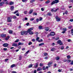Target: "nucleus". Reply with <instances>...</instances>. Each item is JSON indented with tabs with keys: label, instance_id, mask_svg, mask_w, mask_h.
Masks as SVG:
<instances>
[{
	"label": "nucleus",
	"instance_id": "nucleus-1",
	"mask_svg": "<svg viewBox=\"0 0 73 73\" xmlns=\"http://www.w3.org/2000/svg\"><path fill=\"white\" fill-rule=\"evenodd\" d=\"M21 33L22 36H23L24 35H28L27 31H22Z\"/></svg>",
	"mask_w": 73,
	"mask_h": 73
},
{
	"label": "nucleus",
	"instance_id": "nucleus-2",
	"mask_svg": "<svg viewBox=\"0 0 73 73\" xmlns=\"http://www.w3.org/2000/svg\"><path fill=\"white\" fill-rule=\"evenodd\" d=\"M59 9L58 8L57 9H56L55 8H54L53 9H52L51 10V12H56L57 11H58Z\"/></svg>",
	"mask_w": 73,
	"mask_h": 73
},
{
	"label": "nucleus",
	"instance_id": "nucleus-3",
	"mask_svg": "<svg viewBox=\"0 0 73 73\" xmlns=\"http://www.w3.org/2000/svg\"><path fill=\"white\" fill-rule=\"evenodd\" d=\"M55 19L58 22L60 21H61V19L60 18L58 17L57 16H56L55 17Z\"/></svg>",
	"mask_w": 73,
	"mask_h": 73
},
{
	"label": "nucleus",
	"instance_id": "nucleus-4",
	"mask_svg": "<svg viewBox=\"0 0 73 73\" xmlns=\"http://www.w3.org/2000/svg\"><path fill=\"white\" fill-rule=\"evenodd\" d=\"M12 19V17H10L8 18L7 20H8V22H11L12 21H11V19Z\"/></svg>",
	"mask_w": 73,
	"mask_h": 73
},
{
	"label": "nucleus",
	"instance_id": "nucleus-5",
	"mask_svg": "<svg viewBox=\"0 0 73 73\" xmlns=\"http://www.w3.org/2000/svg\"><path fill=\"white\" fill-rule=\"evenodd\" d=\"M57 43L58 44L60 45H62V42H61V40H58L57 42Z\"/></svg>",
	"mask_w": 73,
	"mask_h": 73
},
{
	"label": "nucleus",
	"instance_id": "nucleus-6",
	"mask_svg": "<svg viewBox=\"0 0 73 73\" xmlns=\"http://www.w3.org/2000/svg\"><path fill=\"white\" fill-rule=\"evenodd\" d=\"M52 62H48V67H50L51 66L52 64Z\"/></svg>",
	"mask_w": 73,
	"mask_h": 73
},
{
	"label": "nucleus",
	"instance_id": "nucleus-7",
	"mask_svg": "<svg viewBox=\"0 0 73 73\" xmlns=\"http://www.w3.org/2000/svg\"><path fill=\"white\" fill-rule=\"evenodd\" d=\"M3 46L4 47H7L8 46V44L7 43H4L3 44Z\"/></svg>",
	"mask_w": 73,
	"mask_h": 73
},
{
	"label": "nucleus",
	"instance_id": "nucleus-8",
	"mask_svg": "<svg viewBox=\"0 0 73 73\" xmlns=\"http://www.w3.org/2000/svg\"><path fill=\"white\" fill-rule=\"evenodd\" d=\"M6 36H7V35L4 34H3L1 35V36L2 37H5Z\"/></svg>",
	"mask_w": 73,
	"mask_h": 73
},
{
	"label": "nucleus",
	"instance_id": "nucleus-9",
	"mask_svg": "<svg viewBox=\"0 0 73 73\" xmlns=\"http://www.w3.org/2000/svg\"><path fill=\"white\" fill-rule=\"evenodd\" d=\"M27 33H29V35H33V32L32 31H27Z\"/></svg>",
	"mask_w": 73,
	"mask_h": 73
},
{
	"label": "nucleus",
	"instance_id": "nucleus-10",
	"mask_svg": "<svg viewBox=\"0 0 73 73\" xmlns=\"http://www.w3.org/2000/svg\"><path fill=\"white\" fill-rule=\"evenodd\" d=\"M52 33L53 34H52ZM55 33L53 32H51V33L50 34V36H53L54 35Z\"/></svg>",
	"mask_w": 73,
	"mask_h": 73
},
{
	"label": "nucleus",
	"instance_id": "nucleus-11",
	"mask_svg": "<svg viewBox=\"0 0 73 73\" xmlns=\"http://www.w3.org/2000/svg\"><path fill=\"white\" fill-rule=\"evenodd\" d=\"M33 29V27H31L30 28V29H29L27 31L29 32V31H32Z\"/></svg>",
	"mask_w": 73,
	"mask_h": 73
},
{
	"label": "nucleus",
	"instance_id": "nucleus-12",
	"mask_svg": "<svg viewBox=\"0 0 73 73\" xmlns=\"http://www.w3.org/2000/svg\"><path fill=\"white\" fill-rule=\"evenodd\" d=\"M40 70H42V68H38L37 70V71L38 72V71H40Z\"/></svg>",
	"mask_w": 73,
	"mask_h": 73
},
{
	"label": "nucleus",
	"instance_id": "nucleus-13",
	"mask_svg": "<svg viewBox=\"0 0 73 73\" xmlns=\"http://www.w3.org/2000/svg\"><path fill=\"white\" fill-rule=\"evenodd\" d=\"M54 4H56L57 3H58V2H59V1L58 0H55V1H54Z\"/></svg>",
	"mask_w": 73,
	"mask_h": 73
},
{
	"label": "nucleus",
	"instance_id": "nucleus-14",
	"mask_svg": "<svg viewBox=\"0 0 73 73\" xmlns=\"http://www.w3.org/2000/svg\"><path fill=\"white\" fill-rule=\"evenodd\" d=\"M33 9H32L30 11L29 13V14H31V13H32V12H33Z\"/></svg>",
	"mask_w": 73,
	"mask_h": 73
},
{
	"label": "nucleus",
	"instance_id": "nucleus-15",
	"mask_svg": "<svg viewBox=\"0 0 73 73\" xmlns=\"http://www.w3.org/2000/svg\"><path fill=\"white\" fill-rule=\"evenodd\" d=\"M3 4H4V3L3 2H1L0 3V6H1L3 5Z\"/></svg>",
	"mask_w": 73,
	"mask_h": 73
},
{
	"label": "nucleus",
	"instance_id": "nucleus-16",
	"mask_svg": "<svg viewBox=\"0 0 73 73\" xmlns=\"http://www.w3.org/2000/svg\"><path fill=\"white\" fill-rule=\"evenodd\" d=\"M13 4H14V3H13V2L12 1H11L9 3V4L10 5H13Z\"/></svg>",
	"mask_w": 73,
	"mask_h": 73
},
{
	"label": "nucleus",
	"instance_id": "nucleus-17",
	"mask_svg": "<svg viewBox=\"0 0 73 73\" xmlns=\"http://www.w3.org/2000/svg\"><path fill=\"white\" fill-rule=\"evenodd\" d=\"M44 44V43H42L40 44H39V46H41L42 45H43Z\"/></svg>",
	"mask_w": 73,
	"mask_h": 73
},
{
	"label": "nucleus",
	"instance_id": "nucleus-18",
	"mask_svg": "<svg viewBox=\"0 0 73 73\" xmlns=\"http://www.w3.org/2000/svg\"><path fill=\"white\" fill-rule=\"evenodd\" d=\"M29 52V50H28L27 52H26L25 54V56H27V54H28V53Z\"/></svg>",
	"mask_w": 73,
	"mask_h": 73
},
{
	"label": "nucleus",
	"instance_id": "nucleus-19",
	"mask_svg": "<svg viewBox=\"0 0 73 73\" xmlns=\"http://www.w3.org/2000/svg\"><path fill=\"white\" fill-rule=\"evenodd\" d=\"M38 66V63H36L34 65L35 68H37Z\"/></svg>",
	"mask_w": 73,
	"mask_h": 73
},
{
	"label": "nucleus",
	"instance_id": "nucleus-20",
	"mask_svg": "<svg viewBox=\"0 0 73 73\" xmlns=\"http://www.w3.org/2000/svg\"><path fill=\"white\" fill-rule=\"evenodd\" d=\"M9 36H7V37H6L5 38L6 40V41H7V40H8L9 39Z\"/></svg>",
	"mask_w": 73,
	"mask_h": 73
},
{
	"label": "nucleus",
	"instance_id": "nucleus-21",
	"mask_svg": "<svg viewBox=\"0 0 73 73\" xmlns=\"http://www.w3.org/2000/svg\"><path fill=\"white\" fill-rule=\"evenodd\" d=\"M14 9V6H12L10 8V9L11 10V11H13V10Z\"/></svg>",
	"mask_w": 73,
	"mask_h": 73
},
{
	"label": "nucleus",
	"instance_id": "nucleus-22",
	"mask_svg": "<svg viewBox=\"0 0 73 73\" xmlns=\"http://www.w3.org/2000/svg\"><path fill=\"white\" fill-rule=\"evenodd\" d=\"M16 65L15 64H13V65H11V68H13L14 67H15Z\"/></svg>",
	"mask_w": 73,
	"mask_h": 73
},
{
	"label": "nucleus",
	"instance_id": "nucleus-23",
	"mask_svg": "<svg viewBox=\"0 0 73 73\" xmlns=\"http://www.w3.org/2000/svg\"><path fill=\"white\" fill-rule=\"evenodd\" d=\"M45 30L46 31H49V28L48 27H46L45 28Z\"/></svg>",
	"mask_w": 73,
	"mask_h": 73
},
{
	"label": "nucleus",
	"instance_id": "nucleus-24",
	"mask_svg": "<svg viewBox=\"0 0 73 73\" xmlns=\"http://www.w3.org/2000/svg\"><path fill=\"white\" fill-rule=\"evenodd\" d=\"M56 60H60V57L58 56H57L56 58Z\"/></svg>",
	"mask_w": 73,
	"mask_h": 73
},
{
	"label": "nucleus",
	"instance_id": "nucleus-25",
	"mask_svg": "<svg viewBox=\"0 0 73 73\" xmlns=\"http://www.w3.org/2000/svg\"><path fill=\"white\" fill-rule=\"evenodd\" d=\"M38 28L39 29H42V26H39Z\"/></svg>",
	"mask_w": 73,
	"mask_h": 73
},
{
	"label": "nucleus",
	"instance_id": "nucleus-26",
	"mask_svg": "<svg viewBox=\"0 0 73 73\" xmlns=\"http://www.w3.org/2000/svg\"><path fill=\"white\" fill-rule=\"evenodd\" d=\"M9 32L10 34H12V32H13L12 31L10 30L9 31Z\"/></svg>",
	"mask_w": 73,
	"mask_h": 73
},
{
	"label": "nucleus",
	"instance_id": "nucleus-27",
	"mask_svg": "<svg viewBox=\"0 0 73 73\" xmlns=\"http://www.w3.org/2000/svg\"><path fill=\"white\" fill-rule=\"evenodd\" d=\"M47 15L48 16H51L52 15V14H51V13H48L47 14Z\"/></svg>",
	"mask_w": 73,
	"mask_h": 73
},
{
	"label": "nucleus",
	"instance_id": "nucleus-28",
	"mask_svg": "<svg viewBox=\"0 0 73 73\" xmlns=\"http://www.w3.org/2000/svg\"><path fill=\"white\" fill-rule=\"evenodd\" d=\"M12 45L13 46H17V44L14 43L12 44Z\"/></svg>",
	"mask_w": 73,
	"mask_h": 73
},
{
	"label": "nucleus",
	"instance_id": "nucleus-29",
	"mask_svg": "<svg viewBox=\"0 0 73 73\" xmlns=\"http://www.w3.org/2000/svg\"><path fill=\"white\" fill-rule=\"evenodd\" d=\"M27 12H28L27 11H24V13L25 15H26V14L27 13Z\"/></svg>",
	"mask_w": 73,
	"mask_h": 73
},
{
	"label": "nucleus",
	"instance_id": "nucleus-30",
	"mask_svg": "<svg viewBox=\"0 0 73 73\" xmlns=\"http://www.w3.org/2000/svg\"><path fill=\"white\" fill-rule=\"evenodd\" d=\"M67 61L68 62H70L72 60H71L68 59L67 60Z\"/></svg>",
	"mask_w": 73,
	"mask_h": 73
},
{
	"label": "nucleus",
	"instance_id": "nucleus-31",
	"mask_svg": "<svg viewBox=\"0 0 73 73\" xmlns=\"http://www.w3.org/2000/svg\"><path fill=\"white\" fill-rule=\"evenodd\" d=\"M60 49L61 50H63V49H64V46H62Z\"/></svg>",
	"mask_w": 73,
	"mask_h": 73
},
{
	"label": "nucleus",
	"instance_id": "nucleus-32",
	"mask_svg": "<svg viewBox=\"0 0 73 73\" xmlns=\"http://www.w3.org/2000/svg\"><path fill=\"white\" fill-rule=\"evenodd\" d=\"M44 55L45 56H48V53H44Z\"/></svg>",
	"mask_w": 73,
	"mask_h": 73
},
{
	"label": "nucleus",
	"instance_id": "nucleus-33",
	"mask_svg": "<svg viewBox=\"0 0 73 73\" xmlns=\"http://www.w3.org/2000/svg\"><path fill=\"white\" fill-rule=\"evenodd\" d=\"M55 50V48H52L51 49V51H54Z\"/></svg>",
	"mask_w": 73,
	"mask_h": 73
},
{
	"label": "nucleus",
	"instance_id": "nucleus-34",
	"mask_svg": "<svg viewBox=\"0 0 73 73\" xmlns=\"http://www.w3.org/2000/svg\"><path fill=\"white\" fill-rule=\"evenodd\" d=\"M35 19L34 18H31L30 19V21H33V20H34Z\"/></svg>",
	"mask_w": 73,
	"mask_h": 73
},
{
	"label": "nucleus",
	"instance_id": "nucleus-35",
	"mask_svg": "<svg viewBox=\"0 0 73 73\" xmlns=\"http://www.w3.org/2000/svg\"><path fill=\"white\" fill-rule=\"evenodd\" d=\"M32 66H33V65L32 64H30L29 66V68H32Z\"/></svg>",
	"mask_w": 73,
	"mask_h": 73
},
{
	"label": "nucleus",
	"instance_id": "nucleus-36",
	"mask_svg": "<svg viewBox=\"0 0 73 73\" xmlns=\"http://www.w3.org/2000/svg\"><path fill=\"white\" fill-rule=\"evenodd\" d=\"M67 57L68 59H69L70 58V55L67 56Z\"/></svg>",
	"mask_w": 73,
	"mask_h": 73
},
{
	"label": "nucleus",
	"instance_id": "nucleus-37",
	"mask_svg": "<svg viewBox=\"0 0 73 73\" xmlns=\"http://www.w3.org/2000/svg\"><path fill=\"white\" fill-rule=\"evenodd\" d=\"M22 58V56H20L19 57V60H21Z\"/></svg>",
	"mask_w": 73,
	"mask_h": 73
},
{
	"label": "nucleus",
	"instance_id": "nucleus-38",
	"mask_svg": "<svg viewBox=\"0 0 73 73\" xmlns=\"http://www.w3.org/2000/svg\"><path fill=\"white\" fill-rule=\"evenodd\" d=\"M29 45H32V42H29L28 44Z\"/></svg>",
	"mask_w": 73,
	"mask_h": 73
},
{
	"label": "nucleus",
	"instance_id": "nucleus-39",
	"mask_svg": "<svg viewBox=\"0 0 73 73\" xmlns=\"http://www.w3.org/2000/svg\"><path fill=\"white\" fill-rule=\"evenodd\" d=\"M40 66H43V64L40 63Z\"/></svg>",
	"mask_w": 73,
	"mask_h": 73
},
{
	"label": "nucleus",
	"instance_id": "nucleus-40",
	"mask_svg": "<svg viewBox=\"0 0 73 73\" xmlns=\"http://www.w3.org/2000/svg\"><path fill=\"white\" fill-rule=\"evenodd\" d=\"M49 2H50V1H47L45 2V3L46 4H48V3H49Z\"/></svg>",
	"mask_w": 73,
	"mask_h": 73
},
{
	"label": "nucleus",
	"instance_id": "nucleus-41",
	"mask_svg": "<svg viewBox=\"0 0 73 73\" xmlns=\"http://www.w3.org/2000/svg\"><path fill=\"white\" fill-rule=\"evenodd\" d=\"M39 38H40L39 37H37L36 39V41H38Z\"/></svg>",
	"mask_w": 73,
	"mask_h": 73
},
{
	"label": "nucleus",
	"instance_id": "nucleus-42",
	"mask_svg": "<svg viewBox=\"0 0 73 73\" xmlns=\"http://www.w3.org/2000/svg\"><path fill=\"white\" fill-rule=\"evenodd\" d=\"M17 12H18V10H17L15 11L14 13V14H15V13H16Z\"/></svg>",
	"mask_w": 73,
	"mask_h": 73
},
{
	"label": "nucleus",
	"instance_id": "nucleus-43",
	"mask_svg": "<svg viewBox=\"0 0 73 73\" xmlns=\"http://www.w3.org/2000/svg\"><path fill=\"white\" fill-rule=\"evenodd\" d=\"M13 19H16V17L15 16H13Z\"/></svg>",
	"mask_w": 73,
	"mask_h": 73
},
{
	"label": "nucleus",
	"instance_id": "nucleus-44",
	"mask_svg": "<svg viewBox=\"0 0 73 73\" xmlns=\"http://www.w3.org/2000/svg\"><path fill=\"white\" fill-rule=\"evenodd\" d=\"M54 4V1L51 3V5H53Z\"/></svg>",
	"mask_w": 73,
	"mask_h": 73
},
{
	"label": "nucleus",
	"instance_id": "nucleus-45",
	"mask_svg": "<svg viewBox=\"0 0 73 73\" xmlns=\"http://www.w3.org/2000/svg\"><path fill=\"white\" fill-rule=\"evenodd\" d=\"M31 3H33V2H35V0H31Z\"/></svg>",
	"mask_w": 73,
	"mask_h": 73
},
{
	"label": "nucleus",
	"instance_id": "nucleus-46",
	"mask_svg": "<svg viewBox=\"0 0 73 73\" xmlns=\"http://www.w3.org/2000/svg\"><path fill=\"white\" fill-rule=\"evenodd\" d=\"M8 60H9V59L8 58L6 59L5 60V62H7Z\"/></svg>",
	"mask_w": 73,
	"mask_h": 73
},
{
	"label": "nucleus",
	"instance_id": "nucleus-47",
	"mask_svg": "<svg viewBox=\"0 0 73 73\" xmlns=\"http://www.w3.org/2000/svg\"><path fill=\"white\" fill-rule=\"evenodd\" d=\"M41 10L42 11H44V8H42L41 9Z\"/></svg>",
	"mask_w": 73,
	"mask_h": 73
},
{
	"label": "nucleus",
	"instance_id": "nucleus-48",
	"mask_svg": "<svg viewBox=\"0 0 73 73\" xmlns=\"http://www.w3.org/2000/svg\"><path fill=\"white\" fill-rule=\"evenodd\" d=\"M22 1L23 2V3H24L26 1H27V0H22Z\"/></svg>",
	"mask_w": 73,
	"mask_h": 73
},
{
	"label": "nucleus",
	"instance_id": "nucleus-49",
	"mask_svg": "<svg viewBox=\"0 0 73 73\" xmlns=\"http://www.w3.org/2000/svg\"><path fill=\"white\" fill-rule=\"evenodd\" d=\"M19 40L17 39V40L15 41V42H19Z\"/></svg>",
	"mask_w": 73,
	"mask_h": 73
},
{
	"label": "nucleus",
	"instance_id": "nucleus-50",
	"mask_svg": "<svg viewBox=\"0 0 73 73\" xmlns=\"http://www.w3.org/2000/svg\"><path fill=\"white\" fill-rule=\"evenodd\" d=\"M44 59L46 60H48V57H46L44 58Z\"/></svg>",
	"mask_w": 73,
	"mask_h": 73
},
{
	"label": "nucleus",
	"instance_id": "nucleus-51",
	"mask_svg": "<svg viewBox=\"0 0 73 73\" xmlns=\"http://www.w3.org/2000/svg\"><path fill=\"white\" fill-rule=\"evenodd\" d=\"M36 20V22H37V23H38V22L39 21V19H37Z\"/></svg>",
	"mask_w": 73,
	"mask_h": 73
},
{
	"label": "nucleus",
	"instance_id": "nucleus-52",
	"mask_svg": "<svg viewBox=\"0 0 73 73\" xmlns=\"http://www.w3.org/2000/svg\"><path fill=\"white\" fill-rule=\"evenodd\" d=\"M16 16H19V13H17L16 14Z\"/></svg>",
	"mask_w": 73,
	"mask_h": 73
},
{
	"label": "nucleus",
	"instance_id": "nucleus-53",
	"mask_svg": "<svg viewBox=\"0 0 73 73\" xmlns=\"http://www.w3.org/2000/svg\"><path fill=\"white\" fill-rule=\"evenodd\" d=\"M3 50H5V51H6V50H7V48H3Z\"/></svg>",
	"mask_w": 73,
	"mask_h": 73
},
{
	"label": "nucleus",
	"instance_id": "nucleus-54",
	"mask_svg": "<svg viewBox=\"0 0 73 73\" xmlns=\"http://www.w3.org/2000/svg\"><path fill=\"white\" fill-rule=\"evenodd\" d=\"M22 44L21 42H19L18 43V45H21Z\"/></svg>",
	"mask_w": 73,
	"mask_h": 73
},
{
	"label": "nucleus",
	"instance_id": "nucleus-55",
	"mask_svg": "<svg viewBox=\"0 0 73 73\" xmlns=\"http://www.w3.org/2000/svg\"><path fill=\"white\" fill-rule=\"evenodd\" d=\"M34 15H37V14L36 13H34L33 14Z\"/></svg>",
	"mask_w": 73,
	"mask_h": 73
},
{
	"label": "nucleus",
	"instance_id": "nucleus-56",
	"mask_svg": "<svg viewBox=\"0 0 73 73\" xmlns=\"http://www.w3.org/2000/svg\"><path fill=\"white\" fill-rule=\"evenodd\" d=\"M70 21H71V22H72L73 21V19H71L70 20Z\"/></svg>",
	"mask_w": 73,
	"mask_h": 73
},
{
	"label": "nucleus",
	"instance_id": "nucleus-57",
	"mask_svg": "<svg viewBox=\"0 0 73 73\" xmlns=\"http://www.w3.org/2000/svg\"><path fill=\"white\" fill-rule=\"evenodd\" d=\"M71 33H73V29H72L71 30Z\"/></svg>",
	"mask_w": 73,
	"mask_h": 73
},
{
	"label": "nucleus",
	"instance_id": "nucleus-58",
	"mask_svg": "<svg viewBox=\"0 0 73 73\" xmlns=\"http://www.w3.org/2000/svg\"><path fill=\"white\" fill-rule=\"evenodd\" d=\"M32 40L33 42H35V41H36V40H35V39H33Z\"/></svg>",
	"mask_w": 73,
	"mask_h": 73
},
{
	"label": "nucleus",
	"instance_id": "nucleus-59",
	"mask_svg": "<svg viewBox=\"0 0 73 73\" xmlns=\"http://www.w3.org/2000/svg\"><path fill=\"white\" fill-rule=\"evenodd\" d=\"M67 41H68V42H70V41H71V40H70V39H68Z\"/></svg>",
	"mask_w": 73,
	"mask_h": 73
},
{
	"label": "nucleus",
	"instance_id": "nucleus-60",
	"mask_svg": "<svg viewBox=\"0 0 73 73\" xmlns=\"http://www.w3.org/2000/svg\"><path fill=\"white\" fill-rule=\"evenodd\" d=\"M42 20V18H40L39 19V21H41Z\"/></svg>",
	"mask_w": 73,
	"mask_h": 73
},
{
	"label": "nucleus",
	"instance_id": "nucleus-61",
	"mask_svg": "<svg viewBox=\"0 0 73 73\" xmlns=\"http://www.w3.org/2000/svg\"><path fill=\"white\" fill-rule=\"evenodd\" d=\"M63 29L64 30V31H66V28H64Z\"/></svg>",
	"mask_w": 73,
	"mask_h": 73
},
{
	"label": "nucleus",
	"instance_id": "nucleus-62",
	"mask_svg": "<svg viewBox=\"0 0 73 73\" xmlns=\"http://www.w3.org/2000/svg\"><path fill=\"white\" fill-rule=\"evenodd\" d=\"M11 73H17V72L15 71H12L11 72Z\"/></svg>",
	"mask_w": 73,
	"mask_h": 73
},
{
	"label": "nucleus",
	"instance_id": "nucleus-63",
	"mask_svg": "<svg viewBox=\"0 0 73 73\" xmlns=\"http://www.w3.org/2000/svg\"><path fill=\"white\" fill-rule=\"evenodd\" d=\"M71 65H73V60L71 62Z\"/></svg>",
	"mask_w": 73,
	"mask_h": 73
},
{
	"label": "nucleus",
	"instance_id": "nucleus-64",
	"mask_svg": "<svg viewBox=\"0 0 73 73\" xmlns=\"http://www.w3.org/2000/svg\"><path fill=\"white\" fill-rule=\"evenodd\" d=\"M34 73H36V70H35L34 72Z\"/></svg>",
	"mask_w": 73,
	"mask_h": 73
}]
</instances>
